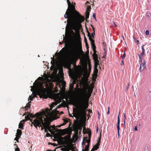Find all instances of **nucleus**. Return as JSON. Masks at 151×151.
I'll list each match as a JSON object with an SVG mask.
<instances>
[{"label": "nucleus", "mask_w": 151, "mask_h": 151, "mask_svg": "<svg viewBox=\"0 0 151 151\" xmlns=\"http://www.w3.org/2000/svg\"><path fill=\"white\" fill-rule=\"evenodd\" d=\"M58 85L59 86V87L61 88V85L60 83L58 84Z\"/></svg>", "instance_id": "59"}, {"label": "nucleus", "mask_w": 151, "mask_h": 151, "mask_svg": "<svg viewBox=\"0 0 151 151\" xmlns=\"http://www.w3.org/2000/svg\"><path fill=\"white\" fill-rule=\"evenodd\" d=\"M45 128V130L44 131L46 132H47L48 131H47V128Z\"/></svg>", "instance_id": "47"}, {"label": "nucleus", "mask_w": 151, "mask_h": 151, "mask_svg": "<svg viewBox=\"0 0 151 151\" xmlns=\"http://www.w3.org/2000/svg\"><path fill=\"white\" fill-rule=\"evenodd\" d=\"M68 8L64 17L68 18L67 22L72 29L76 31H79L81 27V23L84 20V16H82L75 9V4H72L69 0H67Z\"/></svg>", "instance_id": "1"}, {"label": "nucleus", "mask_w": 151, "mask_h": 151, "mask_svg": "<svg viewBox=\"0 0 151 151\" xmlns=\"http://www.w3.org/2000/svg\"><path fill=\"white\" fill-rule=\"evenodd\" d=\"M73 128L75 132V134L76 136H77L78 134L79 127L78 126H76L75 127H74Z\"/></svg>", "instance_id": "13"}, {"label": "nucleus", "mask_w": 151, "mask_h": 151, "mask_svg": "<svg viewBox=\"0 0 151 151\" xmlns=\"http://www.w3.org/2000/svg\"><path fill=\"white\" fill-rule=\"evenodd\" d=\"M125 56H126L125 53V52H124V53H123V55H122L121 56V58H122V59H123V60L125 58Z\"/></svg>", "instance_id": "34"}, {"label": "nucleus", "mask_w": 151, "mask_h": 151, "mask_svg": "<svg viewBox=\"0 0 151 151\" xmlns=\"http://www.w3.org/2000/svg\"><path fill=\"white\" fill-rule=\"evenodd\" d=\"M88 111H89V112L90 113L91 112H92L91 110L90 109L88 110Z\"/></svg>", "instance_id": "57"}, {"label": "nucleus", "mask_w": 151, "mask_h": 151, "mask_svg": "<svg viewBox=\"0 0 151 151\" xmlns=\"http://www.w3.org/2000/svg\"><path fill=\"white\" fill-rule=\"evenodd\" d=\"M34 123H32L35 127L37 128V126H41V124L44 128H48L50 127V122L47 120L45 118L40 114V116H38L34 120Z\"/></svg>", "instance_id": "4"}, {"label": "nucleus", "mask_w": 151, "mask_h": 151, "mask_svg": "<svg viewBox=\"0 0 151 151\" xmlns=\"http://www.w3.org/2000/svg\"><path fill=\"white\" fill-rule=\"evenodd\" d=\"M19 128H20L21 129H23V124L21 122L20 123L19 125Z\"/></svg>", "instance_id": "23"}, {"label": "nucleus", "mask_w": 151, "mask_h": 151, "mask_svg": "<svg viewBox=\"0 0 151 151\" xmlns=\"http://www.w3.org/2000/svg\"><path fill=\"white\" fill-rule=\"evenodd\" d=\"M145 45H142V51H143L145 52V50L144 48V46Z\"/></svg>", "instance_id": "41"}, {"label": "nucleus", "mask_w": 151, "mask_h": 151, "mask_svg": "<svg viewBox=\"0 0 151 151\" xmlns=\"http://www.w3.org/2000/svg\"><path fill=\"white\" fill-rule=\"evenodd\" d=\"M16 137L15 138V140H16V141H17V142H18V139L20 137H19V136H18L17 135H16Z\"/></svg>", "instance_id": "33"}, {"label": "nucleus", "mask_w": 151, "mask_h": 151, "mask_svg": "<svg viewBox=\"0 0 151 151\" xmlns=\"http://www.w3.org/2000/svg\"><path fill=\"white\" fill-rule=\"evenodd\" d=\"M97 67H96V66H94V68L93 74L94 76L95 77V79H96L97 77V73L98 71V70L97 68Z\"/></svg>", "instance_id": "11"}, {"label": "nucleus", "mask_w": 151, "mask_h": 151, "mask_svg": "<svg viewBox=\"0 0 151 151\" xmlns=\"http://www.w3.org/2000/svg\"><path fill=\"white\" fill-rule=\"evenodd\" d=\"M124 65V62L123 60H122L121 62V65Z\"/></svg>", "instance_id": "48"}, {"label": "nucleus", "mask_w": 151, "mask_h": 151, "mask_svg": "<svg viewBox=\"0 0 151 151\" xmlns=\"http://www.w3.org/2000/svg\"><path fill=\"white\" fill-rule=\"evenodd\" d=\"M14 145L15 146V151H20L19 148L17 147V145Z\"/></svg>", "instance_id": "32"}, {"label": "nucleus", "mask_w": 151, "mask_h": 151, "mask_svg": "<svg viewBox=\"0 0 151 151\" xmlns=\"http://www.w3.org/2000/svg\"><path fill=\"white\" fill-rule=\"evenodd\" d=\"M42 77H39L38 78V79L39 80H41L42 79Z\"/></svg>", "instance_id": "51"}, {"label": "nucleus", "mask_w": 151, "mask_h": 151, "mask_svg": "<svg viewBox=\"0 0 151 151\" xmlns=\"http://www.w3.org/2000/svg\"><path fill=\"white\" fill-rule=\"evenodd\" d=\"M67 48H63L62 50H63L65 52H67L66 55L68 56L72 63L76 64V62L77 60L76 51L75 47L73 43L68 42L65 44Z\"/></svg>", "instance_id": "2"}, {"label": "nucleus", "mask_w": 151, "mask_h": 151, "mask_svg": "<svg viewBox=\"0 0 151 151\" xmlns=\"http://www.w3.org/2000/svg\"><path fill=\"white\" fill-rule=\"evenodd\" d=\"M101 138L100 137V138H99L98 140L97 143L93 147V148L90 151H94V150H97L99 148V146L100 145Z\"/></svg>", "instance_id": "7"}, {"label": "nucleus", "mask_w": 151, "mask_h": 151, "mask_svg": "<svg viewBox=\"0 0 151 151\" xmlns=\"http://www.w3.org/2000/svg\"><path fill=\"white\" fill-rule=\"evenodd\" d=\"M124 123L125 124V120L126 119L125 114H124Z\"/></svg>", "instance_id": "44"}, {"label": "nucleus", "mask_w": 151, "mask_h": 151, "mask_svg": "<svg viewBox=\"0 0 151 151\" xmlns=\"http://www.w3.org/2000/svg\"><path fill=\"white\" fill-rule=\"evenodd\" d=\"M98 114L99 115L98 118H99V117L100 116V114L99 112V111H98Z\"/></svg>", "instance_id": "53"}, {"label": "nucleus", "mask_w": 151, "mask_h": 151, "mask_svg": "<svg viewBox=\"0 0 151 151\" xmlns=\"http://www.w3.org/2000/svg\"><path fill=\"white\" fill-rule=\"evenodd\" d=\"M98 127H97V129H96V131L97 132L98 131Z\"/></svg>", "instance_id": "60"}, {"label": "nucleus", "mask_w": 151, "mask_h": 151, "mask_svg": "<svg viewBox=\"0 0 151 151\" xmlns=\"http://www.w3.org/2000/svg\"><path fill=\"white\" fill-rule=\"evenodd\" d=\"M46 136L47 137H49L50 136V133L48 132H47L46 134Z\"/></svg>", "instance_id": "42"}, {"label": "nucleus", "mask_w": 151, "mask_h": 151, "mask_svg": "<svg viewBox=\"0 0 151 151\" xmlns=\"http://www.w3.org/2000/svg\"><path fill=\"white\" fill-rule=\"evenodd\" d=\"M87 32L88 33V36L89 37V40L91 41H91H92V40L93 41V42H94V40L93 39L92 37H91V36L90 33L89 32L88 30H87Z\"/></svg>", "instance_id": "15"}, {"label": "nucleus", "mask_w": 151, "mask_h": 151, "mask_svg": "<svg viewBox=\"0 0 151 151\" xmlns=\"http://www.w3.org/2000/svg\"><path fill=\"white\" fill-rule=\"evenodd\" d=\"M31 103V101H30L26 105V106L25 107V108H29L30 107V105L31 104L30 103Z\"/></svg>", "instance_id": "27"}, {"label": "nucleus", "mask_w": 151, "mask_h": 151, "mask_svg": "<svg viewBox=\"0 0 151 151\" xmlns=\"http://www.w3.org/2000/svg\"><path fill=\"white\" fill-rule=\"evenodd\" d=\"M36 96V95H35L33 96H32V95H31V96H29L28 98V101L29 100H30L31 101H32V99L34 97H35Z\"/></svg>", "instance_id": "24"}, {"label": "nucleus", "mask_w": 151, "mask_h": 151, "mask_svg": "<svg viewBox=\"0 0 151 151\" xmlns=\"http://www.w3.org/2000/svg\"><path fill=\"white\" fill-rule=\"evenodd\" d=\"M89 12H87H87H86V18L87 19L88 18H89Z\"/></svg>", "instance_id": "31"}, {"label": "nucleus", "mask_w": 151, "mask_h": 151, "mask_svg": "<svg viewBox=\"0 0 151 151\" xmlns=\"http://www.w3.org/2000/svg\"><path fill=\"white\" fill-rule=\"evenodd\" d=\"M47 129L48 130V131L49 132H52V130L51 129V128H50V127H48V128H47Z\"/></svg>", "instance_id": "38"}, {"label": "nucleus", "mask_w": 151, "mask_h": 151, "mask_svg": "<svg viewBox=\"0 0 151 151\" xmlns=\"http://www.w3.org/2000/svg\"><path fill=\"white\" fill-rule=\"evenodd\" d=\"M93 17L95 19V20H96L95 14L94 13L93 14Z\"/></svg>", "instance_id": "45"}, {"label": "nucleus", "mask_w": 151, "mask_h": 151, "mask_svg": "<svg viewBox=\"0 0 151 151\" xmlns=\"http://www.w3.org/2000/svg\"><path fill=\"white\" fill-rule=\"evenodd\" d=\"M145 34L147 35H148L149 34V31L148 30H146L145 32Z\"/></svg>", "instance_id": "39"}, {"label": "nucleus", "mask_w": 151, "mask_h": 151, "mask_svg": "<svg viewBox=\"0 0 151 151\" xmlns=\"http://www.w3.org/2000/svg\"><path fill=\"white\" fill-rule=\"evenodd\" d=\"M76 81L75 80L73 81V83H70V88L73 89V84L76 83Z\"/></svg>", "instance_id": "16"}, {"label": "nucleus", "mask_w": 151, "mask_h": 151, "mask_svg": "<svg viewBox=\"0 0 151 151\" xmlns=\"http://www.w3.org/2000/svg\"><path fill=\"white\" fill-rule=\"evenodd\" d=\"M42 124H41V126H39V127H41V130H42L44 128V127H42Z\"/></svg>", "instance_id": "49"}, {"label": "nucleus", "mask_w": 151, "mask_h": 151, "mask_svg": "<svg viewBox=\"0 0 151 151\" xmlns=\"http://www.w3.org/2000/svg\"><path fill=\"white\" fill-rule=\"evenodd\" d=\"M107 114H109V110H108V111L107 113Z\"/></svg>", "instance_id": "56"}, {"label": "nucleus", "mask_w": 151, "mask_h": 151, "mask_svg": "<svg viewBox=\"0 0 151 151\" xmlns=\"http://www.w3.org/2000/svg\"><path fill=\"white\" fill-rule=\"evenodd\" d=\"M91 45L92 47L93 50V54L94 55L93 57H95L96 55V47L95 45L94 42H93V41L92 40L91 43Z\"/></svg>", "instance_id": "8"}, {"label": "nucleus", "mask_w": 151, "mask_h": 151, "mask_svg": "<svg viewBox=\"0 0 151 151\" xmlns=\"http://www.w3.org/2000/svg\"><path fill=\"white\" fill-rule=\"evenodd\" d=\"M77 44L79 47H81V43L80 40V37H79L77 39Z\"/></svg>", "instance_id": "14"}, {"label": "nucleus", "mask_w": 151, "mask_h": 151, "mask_svg": "<svg viewBox=\"0 0 151 151\" xmlns=\"http://www.w3.org/2000/svg\"><path fill=\"white\" fill-rule=\"evenodd\" d=\"M45 151H56V149H55L53 150H46Z\"/></svg>", "instance_id": "52"}, {"label": "nucleus", "mask_w": 151, "mask_h": 151, "mask_svg": "<svg viewBox=\"0 0 151 151\" xmlns=\"http://www.w3.org/2000/svg\"><path fill=\"white\" fill-rule=\"evenodd\" d=\"M91 27H92L93 29V33H92L91 34V37H92L93 38H94V35L95 34V30H94V28L93 27V26L92 25H91Z\"/></svg>", "instance_id": "25"}, {"label": "nucleus", "mask_w": 151, "mask_h": 151, "mask_svg": "<svg viewBox=\"0 0 151 151\" xmlns=\"http://www.w3.org/2000/svg\"><path fill=\"white\" fill-rule=\"evenodd\" d=\"M62 86L63 87L65 86V85H66V83L64 81H63L62 83Z\"/></svg>", "instance_id": "36"}, {"label": "nucleus", "mask_w": 151, "mask_h": 151, "mask_svg": "<svg viewBox=\"0 0 151 151\" xmlns=\"http://www.w3.org/2000/svg\"><path fill=\"white\" fill-rule=\"evenodd\" d=\"M87 59H88L89 60V56H88L87 57Z\"/></svg>", "instance_id": "63"}, {"label": "nucleus", "mask_w": 151, "mask_h": 151, "mask_svg": "<svg viewBox=\"0 0 151 151\" xmlns=\"http://www.w3.org/2000/svg\"><path fill=\"white\" fill-rule=\"evenodd\" d=\"M17 135L19 136V137H20L21 134H22V131L19 129H17Z\"/></svg>", "instance_id": "18"}, {"label": "nucleus", "mask_w": 151, "mask_h": 151, "mask_svg": "<svg viewBox=\"0 0 151 151\" xmlns=\"http://www.w3.org/2000/svg\"><path fill=\"white\" fill-rule=\"evenodd\" d=\"M36 87H38V90L40 91H42L43 89H45L43 86V83L40 81H37Z\"/></svg>", "instance_id": "6"}, {"label": "nucleus", "mask_w": 151, "mask_h": 151, "mask_svg": "<svg viewBox=\"0 0 151 151\" xmlns=\"http://www.w3.org/2000/svg\"><path fill=\"white\" fill-rule=\"evenodd\" d=\"M89 147V145L88 144L87 145L85 146V150L82 149V151H88Z\"/></svg>", "instance_id": "19"}, {"label": "nucleus", "mask_w": 151, "mask_h": 151, "mask_svg": "<svg viewBox=\"0 0 151 151\" xmlns=\"http://www.w3.org/2000/svg\"><path fill=\"white\" fill-rule=\"evenodd\" d=\"M58 104V103L57 101H55V102L52 103L51 106H50V108H52V107H54V106Z\"/></svg>", "instance_id": "22"}, {"label": "nucleus", "mask_w": 151, "mask_h": 151, "mask_svg": "<svg viewBox=\"0 0 151 151\" xmlns=\"http://www.w3.org/2000/svg\"><path fill=\"white\" fill-rule=\"evenodd\" d=\"M71 150V151H76L73 147V145H71L69 147V150H64V151H69V150Z\"/></svg>", "instance_id": "20"}, {"label": "nucleus", "mask_w": 151, "mask_h": 151, "mask_svg": "<svg viewBox=\"0 0 151 151\" xmlns=\"http://www.w3.org/2000/svg\"><path fill=\"white\" fill-rule=\"evenodd\" d=\"M120 111L119 112V114H120ZM119 115L118 116V122H117V128L118 130V135L119 137V130L120 129L119 128V124H120V120H119Z\"/></svg>", "instance_id": "12"}, {"label": "nucleus", "mask_w": 151, "mask_h": 151, "mask_svg": "<svg viewBox=\"0 0 151 151\" xmlns=\"http://www.w3.org/2000/svg\"><path fill=\"white\" fill-rule=\"evenodd\" d=\"M91 92L89 93L87 95L88 98L86 99L84 93L82 95L81 99L79 101L78 103V109L79 112L82 115L86 116V110L88 106V99L91 95Z\"/></svg>", "instance_id": "3"}, {"label": "nucleus", "mask_w": 151, "mask_h": 151, "mask_svg": "<svg viewBox=\"0 0 151 151\" xmlns=\"http://www.w3.org/2000/svg\"><path fill=\"white\" fill-rule=\"evenodd\" d=\"M63 120L64 123H65V124L67 123L68 122V120L67 119H63Z\"/></svg>", "instance_id": "35"}, {"label": "nucleus", "mask_w": 151, "mask_h": 151, "mask_svg": "<svg viewBox=\"0 0 151 151\" xmlns=\"http://www.w3.org/2000/svg\"><path fill=\"white\" fill-rule=\"evenodd\" d=\"M79 129H80V132H79V133H80V134H81V130H82V128L81 127H79Z\"/></svg>", "instance_id": "50"}, {"label": "nucleus", "mask_w": 151, "mask_h": 151, "mask_svg": "<svg viewBox=\"0 0 151 151\" xmlns=\"http://www.w3.org/2000/svg\"><path fill=\"white\" fill-rule=\"evenodd\" d=\"M108 110H109V109H110V107H108Z\"/></svg>", "instance_id": "64"}, {"label": "nucleus", "mask_w": 151, "mask_h": 151, "mask_svg": "<svg viewBox=\"0 0 151 151\" xmlns=\"http://www.w3.org/2000/svg\"><path fill=\"white\" fill-rule=\"evenodd\" d=\"M40 116V114L39 113H37L35 115H34L32 114L29 113L28 115L25 116V119L23 120L22 121L25 122L28 120H30L31 122L32 123V124H33L32 123H34V122L33 121V122H32V120L30 119L29 117L32 118L36 117V118H37L38 117V116Z\"/></svg>", "instance_id": "5"}, {"label": "nucleus", "mask_w": 151, "mask_h": 151, "mask_svg": "<svg viewBox=\"0 0 151 151\" xmlns=\"http://www.w3.org/2000/svg\"><path fill=\"white\" fill-rule=\"evenodd\" d=\"M145 51H142V52L141 53V55L142 56L143 55H145Z\"/></svg>", "instance_id": "43"}, {"label": "nucleus", "mask_w": 151, "mask_h": 151, "mask_svg": "<svg viewBox=\"0 0 151 151\" xmlns=\"http://www.w3.org/2000/svg\"><path fill=\"white\" fill-rule=\"evenodd\" d=\"M134 130L135 131H137V126H136L134 128Z\"/></svg>", "instance_id": "46"}, {"label": "nucleus", "mask_w": 151, "mask_h": 151, "mask_svg": "<svg viewBox=\"0 0 151 151\" xmlns=\"http://www.w3.org/2000/svg\"><path fill=\"white\" fill-rule=\"evenodd\" d=\"M84 73L85 75H86V76H87V77H88L89 76L90 73H88V70H87V68H86V70L85 72Z\"/></svg>", "instance_id": "26"}, {"label": "nucleus", "mask_w": 151, "mask_h": 151, "mask_svg": "<svg viewBox=\"0 0 151 151\" xmlns=\"http://www.w3.org/2000/svg\"><path fill=\"white\" fill-rule=\"evenodd\" d=\"M93 59L94 61V66L98 67L99 65V61L98 59V55L97 54L96 55L95 57H93Z\"/></svg>", "instance_id": "9"}, {"label": "nucleus", "mask_w": 151, "mask_h": 151, "mask_svg": "<svg viewBox=\"0 0 151 151\" xmlns=\"http://www.w3.org/2000/svg\"><path fill=\"white\" fill-rule=\"evenodd\" d=\"M90 132L88 133V136H89V139L87 141V142L88 143L90 141V138L91 137V130H90Z\"/></svg>", "instance_id": "30"}, {"label": "nucleus", "mask_w": 151, "mask_h": 151, "mask_svg": "<svg viewBox=\"0 0 151 151\" xmlns=\"http://www.w3.org/2000/svg\"><path fill=\"white\" fill-rule=\"evenodd\" d=\"M66 124H65V123L63 122V123L61 125L62 126H64V125H65Z\"/></svg>", "instance_id": "55"}, {"label": "nucleus", "mask_w": 151, "mask_h": 151, "mask_svg": "<svg viewBox=\"0 0 151 151\" xmlns=\"http://www.w3.org/2000/svg\"><path fill=\"white\" fill-rule=\"evenodd\" d=\"M133 39L134 40V41L137 43V45L139 44V40H137L136 38L134 37V36L133 37Z\"/></svg>", "instance_id": "28"}, {"label": "nucleus", "mask_w": 151, "mask_h": 151, "mask_svg": "<svg viewBox=\"0 0 151 151\" xmlns=\"http://www.w3.org/2000/svg\"><path fill=\"white\" fill-rule=\"evenodd\" d=\"M71 32H72V33L73 34H74V32H73V30H72V31H71Z\"/></svg>", "instance_id": "62"}, {"label": "nucleus", "mask_w": 151, "mask_h": 151, "mask_svg": "<svg viewBox=\"0 0 151 151\" xmlns=\"http://www.w3.org/2000/svg\"><path fill=\"white\" fill-rule=\"evenodd\" d=\"M65 129H60L58 130V132L61 134L63 135L64 134V131Z\"/></svg>", "instance_id": "17"}, {"label": "nucleus", "mask_w": 151, "mask_h": 151, "mask_svg": "<svg viewBox=\"0 0 151 151\" xmlns=\"http://www.w3.org/2000/svg\"><path fill=\"white\" fill-rule=\"evenodd\" d=\"M85 43L86 45V48L88 50V53H89V50H88V48H89V45L88 44L87 42V40L86 39V41H85Z\"/></svg>", "instance_id": "21"}, {"label": "nucleus", "mask_w": 151, "mask_h": 151, "mask_svg": "<svg viewBox=\"0 0 151 151\" xmlns=\"http://www.w3.org/2000/svg\"><path fill=\"white\" fill-rule=\"evenodd\" d=\"M61 126H62V125H59V126H58V127H60Z\"/></svg>", "instance_id": "61"}, {"label": "nucleus", "mask_w": 151, "mask_h": 151, "mask_svg": "<svg viewBox=\"0 0 151 151\" xmlns=\"http://www.w3.org/2000/svg\"><path fill=\"white\" fill-rule=\"evenodd\" d=\"M61 104L59 106H57V107L58 108H60L61 107Z\"/></svg>", "instance_id": "54"}, {"label": "nucleus", "mask_w": 151, "mask_h": 151, "mask_svg": "<svg viewBox=\"0 0 151 151\" xmlns=\"http://www.w3.org/2000/svg\"><path fill=\"white\" fill-rule=\"evenodd\" d=\"M91 9V6L90 5H88L87 6V9L86 10V12L87 11V12H89V11H90V9Z\"/></svg>", "instance_id": "29"}, {"label": "nucleus", "mask_w": 151, "mask_h": 151, "mask_svg": "<svg viewBox=\"0 0 151 151\" xmlns=\"http://www.w3.org/2000/svg\"><path fill=\"white\" fill-rule=\"evenodd\" d=\"M138 56H139V60H140V62H142V57H141V55H138Z\"/></svg>", "instance_id": "40"}, {"label": "nucleus", "mask_w": 151, "mask_h": 151, "mask_svg": "<svg viewBox=\"0 0 151 151\" xmlns=\"http://www.w3.org/2000/svg\"><path fill=\"white\" fill-rule=\"evenodd\" d=\"M145 67L146 65L145 62H144L143 63H142V62H141L139 68L140 71L141 72L142 71H143L144 69L145 68Z\"/></svg>", "instance_id": "10"}, {"label": "nucleus", "mask_w": 151, "mask_h": 151, "mask_svg": "<svg viewBox=\"0 0 151 151\" xmlns=\"http://www.w3.org/2000/svg\"><path fill=\"white\" fill-rule=\"evenodd\" d=\"M113 23H114V25H115V26L117 27V26L115 24V23L114 22H113Z\"/></svg>", "instance_id": "58"}, {"label": "nucleus", "mask_w": 151, "mask_h": 151, "mask_svg": "<svg viewBox=\"0 0 151 151\" xmlns=\"http://www.w3.org/2000/svg\"><path fill=\"white\" fill-rule=\"evenodd\" d=\"M50 128H52L53 129V130H54L55 129V125H52V126H50Z\"/></svg>", "instance_id": "37"}]
</instances>
